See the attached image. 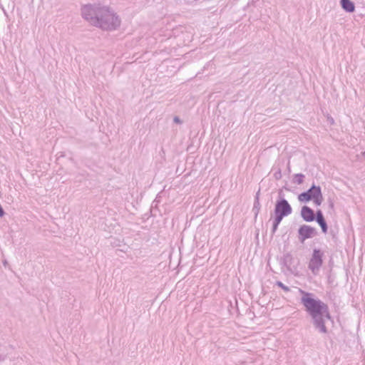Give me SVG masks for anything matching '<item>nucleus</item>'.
Returning a JSON list of instances; mask_svg holds the SVG:
<instances>
[{"label": "nucleus", "instance_id": "4", "mask_svg": "<svg viewBox=\"0 0 365 365\" xmlns=\"http://www.w3.org/2000/svg\"><path fill=\"white\" fill-rule=\"evenodd\" d=\"M323 253L319 250L314 249L309 263V269L314 274H317L322 264Z\"/></svg>", "mask_w": 365, "mask_h": 365}, {"label": "nucleus", "instance_id": "14", "mask_svg": "<svg viewBox=\"0 0 365 365\" xmlns=\"http://www.w3.org/2000/svg\"><path fill=\"white\" fill-rule=\"evenodd\" d=\"M274 177L276 179H279L281 178V173L279 171L278 173H274Z\"/></svg>", "mask_w": 365, "mask_h": 365}, {"label": "nucleus", "instance_id": "8", "mask_svg": "<svg viewBox=\"0 0 365 365\" xmlns=\"http://www.w3.org/2000/svg\"><path fill=\"white\" fill-rule=\"evenodd\" d=\"M316 220L320 225V227L322 230V232L324 233H327L328 227H327V222L324 220V217L323 216L322 212L321 210H318L317 212Z\"/></svg>", "mask_w": 365, "mask_h": 365}, {"label": "nucleus", "instance_id": "2", "mask_svg": "<svg viewBox=\"0 0 365 365\" xmlns=\"http://www.w3.org/2000/svg\"><path fill=\"white\" fill-rule=\"evenodd\" d=\"M299 292L302 295L301 303L304 307L305 311L312 317L314 327L320 333L327 334L325 320L331 319L327 304L322 300L314 298L312 293L307 292L302 289H299Z\"/></svg>", "mask_w": 365, "mask_h": 365}, {"label": "nucleus", "instance_id": "7", "mask_svg": "<svg viewBox=\"0 0 365 365\" xmlns=\"http://www.w3.org/2000/svg\"><path fill=\"white\" fill-rule=\"evenodd\" d=\"M301 215L304 220L307 222H312L315 219L314 211L307 206L302 207Z\"/></svg>", "mask_w": 365, "mask_h": 365}, {"label": "nucleus", "instance_id": "12", "mask_svg": "<svg viewBox=\"0 0 365 365\" xmlns=\"http://www.w3.org/2000/svg\"><path fill=\"white\" fill-rule=\"evenodd\" d=\"M276 285L279 287L282 288L284 292H288L290 291V289L289 287L284 285L282 282L277 281L276 282Z\"/></svg>", "mask_w": 365, "mask_h": 365}, {"label": "nucleus", "instance_id": "3", "mask_svg": "<svg viewBox=\"0 0 365 365\" xmlns=\"http://www.w3.org/2000/svg\"><path fill=\"white\" fill-rule=\"evenodd\" d=\"M298 200L304 202L313 200L317 206L321 205L324 200L321 187L313 185L307 191L299 194Z\"/></svg>", "mask_w": 365, "mask_h": 365}, {"label": "nucleus", "instance_id": "11", "mask_svg": "<svg viewBox=\"0 0 365 365\" xmlns=\"http://www.w3.org/2000/svg\"><path fill=\"white\" fill-rule=\"evenodd\" d=\"M304 175L302 173L295 174L294 175L293 182L297 185H301L304 182Z\"/></svg>", "mask_w": 365, "mask_h": 365}, {"label": "nucleus", "instance_id": "15", "mask_svg": "<svg viewBox=\"0 0 365 365\" xmlns=\"http://www.w3.org/2000/svg\"><path fill=\"white\" fill-rule=\"evenodd\" d=\"M6 356L5 355L0 354V362L5 361Z\"/></svg>", "mask_w": 365, "mask_h": 365}, {"label": "nucleus", "instance_id": "5", "mask_svg": "<svg viewBox=\"0 0 365 365\" xmlns=\"http://www.w3.org/2000/svg\"><path fill=\"white\" fill-rule=\"evenodd\" d=\"M292 212V208L288 201L284 198L277 200L274 206V213H279L288 216Z\"/></svg>", "mask_w": 365, "mask_h": 365}, {"label": "nucleus", "instance_id": "1", "mask_svg": "<svg viewBox=\"0 0 365 365\" xmlns=\"http://www.w3.org/2000/svg\"><path fill=\"white\" fill-rule=\"evenodd\" d=\"M81 11L82 17L86 21L101 30L113 31L120 26V16L108 6L89 4L82 6Z\"/></svg>", "mask_w": 365, "mask_h": 365}, {"label": "nucleus", "instance_id": "13", "mask_svg": "<svg viewBox=\"0 0 365 365\" xmlns=\"http://www.w3.org/2000/svg\"><path fill=\"white\" fill-rule=\"evenodd\" d=\"M173 121L176 123H181V120L178 116L174 117Z\"/></svg>", "mask_w": 365, "mask_h": 365}, {"label": "nucleus", "instance_id": "9", "mask_svg": "<svg viewBox=\"0 0 365 365\" xmlns=\"http://www.w3.org/2000/svg\"><path fill=\"white\" fill-rule=\"evenodd\" d=\"M285 216L279 213H274V218L272 222V233L274 234L278 229V226Z\"/></svg>", "mask_w": 365, "mask_h": 365}, {"label": "nucleus", "instance_id": "16", "mask_svg": "<svg viewBox=\"0 0 365 365\" xmlns=\"http://www.w3.org/2000/svg\"><path fill=\"white\" fill-rule=\"evenodd\" d=\"M4 265L6 266V262H4Z\"/></svg>", "mask_w": 365, "mask_h": 365}, {"label": "nucleus", "instance_id": "10", "mask_svg": "<svg viewBox=\"0 0 365 365\" xmlns=\"http://www.w3.org/2000/svg\"><path fill=\"white\" fill-rule=\"evenodd\" d=\"M341 6L346 12H353L355 10L354 4L351 0H341Z\"/></svg>", "mask_w": 365, "mask_h": 365}, {"label": "nucleus", "instance_id": "6", "mask_svg": "<svg viewBox=\"0 0 365 365\" xmlns=\"http://www.w3.org/2000/svg\"><path fill=\"white\" fill-rule=\"evenodd\" d=\"M299 240L304 242L305 240L311 238L316 235V230L309 225H302L299 229Z\"/></svg>", "mask_w": 365, "mask_h": 365}]
</instances>
